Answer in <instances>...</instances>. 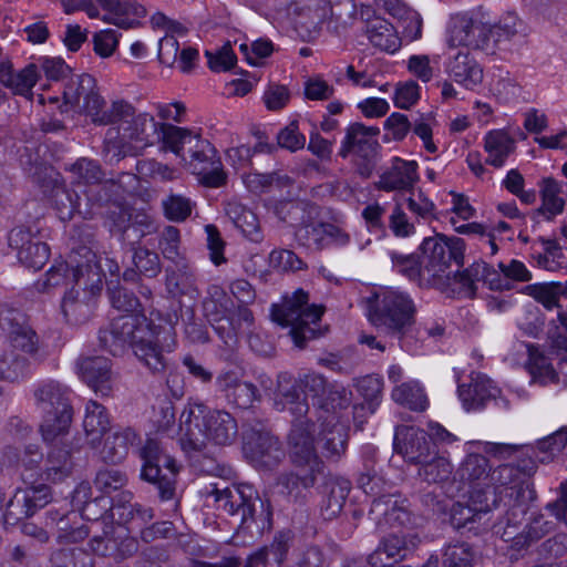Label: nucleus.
<instances>
[{"label":"nucleus","mask_w":567,"mask_h":567,"mask_svg":"<svg viewBox=\"0 0 567 567\" xmlns=\"http://www.w3.org/2000/svg\"><path fill=\"white\" fill-rule=\"evenodd\" d=\"M62 112L85 114L94 124L109 126L104 142H143L153 131L157 142H184L202 138L200 128L176 127L155 122L148 112H138L128 100L116 97L109 105L96 80L87 74L72 75L63 90Z\"/></svg>","instance_id":"f257e3e1"},{"label":"nucleus","mask_w":567,"mask_h":567,"mask_svg":"<svg viewBox=\"0 0 567 567\" xmlns=\"http://www.w3.org/2000/svg\"><path fill=\"white\" fill-rule=\"evenodd\" d=\"M316 425L307 416L293 417L288 435L289 456L295 471L282 473L277 484L282 492L297 503L306 501V493L326 476L324 462L315 446Z\"/></svg>","instance_id":"f03ea898"},{"label":"nucleus","mask_w":567,"mask_h":567,"mask_svg":"<svg viewBox=\"0 0 567 567\" xmlns=\"http://www.w3.org/2000/svg\"><path fill=\"white\" fill-rule=\"evenodd\" d=\"M41 145L24 146L20 153V164L44 193L50 194L51 203L62 221L71 220L75 213L83 218L95 214L96 205H86L83 195L66 188L63 176L41 156Z\"/></svg>","instance_id":"7ed1b4c3"},{"label":"nucleus","mask_w":567,"mask_h":567,"mask_svg":"<svg viewBox=\"0 0 567 567\" xmlns=\"http://www.w3.org/2000/svg\"><path fill=\"white\" fill-rule=\"evenodd\" d=\"M206 494L214 497L216 509L238 517L239 527L248 529L252 537H260L272 528L270 501L261 498L252 485L241 483L219 487L218 483H212L206 487Z\"/></svg>","instance_id":"20e7f679"},{"label":"nucleus","mask_w":567,"mask_h":567,"mask_svg":"<svg viewBox=\"0 0 567 567\" xmlns=\"http://www.w3.org/2000/svg\"><path fill=\"white\" fill-rule=\"evenodd\" d=\"M181 445L185 451H202L207 442L216 445L231 444L238 433L235 417L225 410L204 411L198 406V413L194 410L184 411L181 415Z\"/></svg>","instance_id":"39448f33"},{"label":"nucleus","mask_w":567,"mask_h":567,"mask_svg":"<svg viewBox=\"0 0 567 567\" xmlns=\"http://www.w3.org/2000/svg\"><path fill=\"white\" fill-rule=\"evenodd\" d=\"M70 282L78 287L84 286L92 295L101 293V265L96 262V254L91 249L83 247L73 252L68 261L54 264L34 286L39 292H50L51 289Z\"/></svg>","instance_id":"423d86ee"},{"label":"nucleus","mask_w":567,"mask_h":567,"mask_svg":"<svg viewBox=\"0 0 567 567\" xmlns=\"http://www.w3.org/2000/svg\"><path fill=\"white\" fill-rule=\"evenodd\" d=\"M308 292L298 289L286 296L280 305H272L271 318L282 327H289V334L296 347L303 349L309 340L321 336L317 326L324 308L310 305Z\"/></svg>","instance_id":"0eeeda50"},{"label":"nucleus","mask_w":567,"mask_h":567,"mask_svg":"<svg viewBox=\"0 0 567 567\" xmlns=\"http://www.w3.org/2000/svg\"><path fill=\"white\" fill-rule=\"evenodd\" d=\"M416 306L411 296L396 289L375 295L369 320L385 334L402 340L415 323Z\"/></svg>","instance_id":"6e6552de"},{"label":"nucleus","mask_w":567,"mask_h":567,"mask_svg":"<svg viewBox=\"0 0 567 567\" xmlns=\"http://www.w3.org/2000/svg\"><path fill=\"white\" fill-rule=\"evenodd\" d=\"M38 409L43 413V440L53 442L64 435L72 421L71 390L56 380H43L33 390Z\"/></svg>","instance_id":"1a4fd4ad"},{"label":"nucleus","mask_w":567,"mask_h":567,"mask_svg":"<svg viewBox=\"0 0 567 567\" xmlns=\"http://www.w3.org/2000/svg\"><path fill=\"white\" fill-rule=\"evenodd\" d=\"M143 461L141 477L156 485L162 501H169L175 495L178 466L176 461L159 442L148 439L140 451Z\"/></svg>","instance_id":"9d476101"},{"label":"nucleus","mask_w":567,"mask_h":567,"mask_svg":"<svg viewBox=\"0 0 567 567\" xmlns=\"http://www.w3.org/2000/svg\"><path fill=\"white\" fill-rule=\"evenodd\" d=\"M298 30L308 37L317 34L329 16L341 19L343 14L352 17L355 12L353 0H291L286 7Z\"/></svg>","instance_id":"9b49d317"},{"label":"nucleus","mask_w":567,"mask_h":567,"mask_svg":"<svg viewBox=\"0 0 567 567\" xmlns=\"http://www.w3.org/2000/svg\"><path fill=\"white\" fill-rule=\"evenodd\" d=\"M155 324L144 313L122 315L112 319L107 328L100 330V344L113 355H118L127 347L134 349L146 336H152Z\"/></svg>","instance_id":"f8f14e48"},{"label":"nucleus","mask_w":567,"mask_h":567,"mask_svg":"<svg viewBox=\"0 0 567 567\" xmlns=\"http://www.w3.org/2000/svg\"><path fill=\"white\" fill-rule=\"evenodd\" d=\"M424 270L427 280L442 277L452 262L463 266L465 241L460 237L437 234L425 238L421 244Z\"/></svg>","instance_id":"ddd939ff"},{"label":"nucleus","mask_w":567,"mask_h":567,"mask_svg":"<svg viewBox=\"0 0 567 567\" xmlns=\"http://www.w3.org/2000/svg\"><path fill=\"white\" fill-rule=\"evenodd\" d=\"M184 144H163V152H172L186 162L188 169L207 187H220L226 182L218 152L213 144H196L189 150V159L182 155Z\"/></svg>","instance_id":"4468645a"},{"label":"nucleus","mask_w":567,"mask_h":567,"mask_svg":"<svg viewBox=\"0 0 567 567\" xmlns=\"http://www.w3.org/2000/svg\"><path fill=\"white\" fill-rule=\"evenodd\" d=\"M202 307L205 318L225 344L237 339L239 327L234 322V302L221 286L212 284L207 287Z\"/></svg>","instance_id":"2eb2a0df"},{"label":"nucleus","mask_w":567,"mask_h":567,"mask_svg":"<svg viewBox=\"0 0 567 567\" xmlns=\"http://www.w3.org/2000/svg\"><path fill=\"white\" fill-rule=\"evenodd\" d=\"M176 347L177 340L173 328L161 331L155 326L152 336H146L138 342L133 352L152 374H165L172 365L167 355L174 352Z\"/></svg>","instance_id":"dca6fc26"},{"label":"nucleus","mask_w":567,"mask_h":567,"mask_svg":"<svg viewBox=\"0 0 567 567\" xmlns=\"http://www.w3.org/2000/svg\"><path fill=\"white\" fill-rule=\"evenodd\" d=\"M64 171L71 174V184L83 195L86 205L100 208L109 199L105 173L96 161L81 157L65 165Z\"/></svg>","instance_id":"f3484780"},{"label":"nucleus","mask_w":567,"mask_h":567,"mask_svg":"<svg viewBox=\"0 0 567 567\" xmlns=\"http://www.w3.org/2000/svg\"><path fill=\"white\" fill-rule=\"evenodd\" d=\"M450 496L467 495L470 504L455 503L451 508V523L454 528H467L475 535L488 528L487 522H481L487 513L497 506V502H492L483 496L482 491L456 493L453 486L447 489Z\"/></svg>","instance_id":"a211bd4d"},{"label":"nucleus","mask_w":567,"mask_h":567,"mask_svg":"<svg viewBox=\"0 0 567 567\" xmlns=\"http://www.w3.org/2000/svg\"><path fill=\"white\" fill-rule=\"evenodd\" d=\"M244 452L256 466L267 470L276 467L284 457L280 442L261 424L244 432Z\"/></svg>","instance_id":"6ab92c4d"},{"label":"nucleus","mask_w":567,"mask_h":567,"mask_svg":"<svg viewBox=\"0 0 567 567\" xmlns=\"http://www.w3.org/2000/svg\"><path fill=\"white\" fill-rule=\"evenodd\" d=\"M491 473L488 458L480 452L467 453L458 468L455 477L460 480L458 484L453 487L456 493L482 491L484 497L492 502H497L493 489H486Z\"/></svg>","instance_id":"aec40b11"},{"label":"nucleus","mask_w":567,"mask_h":567,"mask_svg":"<svg viewBox=\"0 0 567 567\" xmlns=\"http://www.w3.org/2000/svg\"><path fill=\"white\" fill-rule=\"evenodd\" d=\"M447 43L450 47L491 50L489 23L467 16H456L451 21Z\"/></svg>","instance_id":"412c9836"},{"label":"nucleus","mask_w":567,"mask_h":567,"mask_svg":"<svg viewBox=\"0 0 567 567\" xmlns=\"http://www.w3.org/2000/svg\"><path fill=\"white\" fill-rule=\"evenodd\" d=\"M9 246L17 250L18 259L25 267L39 270L50 258V248L30 229L19 226L9 233Z\"/></svg>","instance_id":"4be33fe9"},{"label":"nucleus","mask_w":567,"mask_h":567,"mask_svg":"<svg viewBox=\"0 0 567 567\" xmlns=\"http://www.w3.org/2000/svg\"><path fill=\"white\" fill-rule=\"evenodd\" d=\"M296 236L302 246L313 250L331 246L344 247L350 243V235L342 227L328 221L305 224Z\"/></svg>","instance_id":"5701e85b"},{"label":"nucleus","mask_w":567,"mask_h":567,"mask_svg":"<svg viewBox=\"0 0 567 567\" xmlns=\"http://www.w3.org/2000/svg\"><path fill=\"white\" fill-rule=\"evenodd\" d=\"M51 501V488L48 485L40 484L18 489L7 505V522L9 524H18L34 515Z\"/></svg>","instance_id":"b1692460"},{"label":"nucleus","mask_w":567,"mask_h":567,"mask_svg":"<svg viewBox=\"0 0 567 567\" xmlns=\"http://www.w3.org/2000/svg\"><path fill=\"white\" fill-rule=\"evenodd\" d=\"M274 406L277 411H288L292 417H305L309 412L306 393L300 386L299 379L288 372L277 377V385L272 394Z\"/></svg>","instance_id":"393cba45"},{"label":"nucleus","mask_w":567,"mask_h":567,"mask_svg":"<svg viewBox=\"0 0 567 567\" xmlns=\"http://www.w3.org/2000/svg\"><path fill=\"white\" fill-rule=\"evenodd\" d=\"M420 543L412 534H390L381 539L369 555L372 567H394V564L411 555Z\"/></svg>","instance_id":"a878e982"},{"label":"nucleus","mask_w":567,"mask_h":567,"mask_svg":"<svg viewBox=\"0 0 567 567\" xmlns=\"http://www.w3.org/2000/svg\"><path fill=\"white\" fill-rule=\"evenodd\" d=\"M432 445L429 434L424 430L409 425H401L395 430L394 451L401 454L406 462L423 463L429 457Z\"/></svg>","instance_id":"bb28decb"},{"label":"nucleus","mask_w":567,"mask_h":567,"mask_svg":"<svg viewBox=\"0 0 567 567\" xmlns=\"http://www.w3.org/2000/svg\"><path fill=\"white\" fill-rule=\"evenodd\" d=\"M165 288L173 298L199 296L198 275L189 259H182L165 268Z\"/></svg>","instance_id":"cd10ccee"},{"label":"nucleus","mask_w":567,"mask_h":567,"mask_svg":"<svg viewBox=\"0 0 567 567\" xmlns=\"http://www.w3.org/2000/svg\"><path fill=\"white\" fill-rule=\"evenodd\" d=\"M445 73L456 84L474 90L484 78L483 68L468 51H457L445 62Z\"/></svg>","instance_id":"c85d7f7f"},{"label":"nucleus","mask_w":567,"mask_h":567,"mask_svg":"<svg viewBox=\"0 0 567 567\" xmlns=\"http://www.w3.org/2000/svg\"><path fill=\"white\" fill-rule=\"evenodd\" d=\"M457 392L466 411H478L495 400L499 390L485 374L472 372L470 382L460 384Z\"/></svg>","instance_id":"c756f323"},{"label":"nucleus","mask_w":567,"mask_h":567,"mask_svg":"<svg viewBox=\"0 0 567 567\" xmlns=\"http://www.w3.org/2000/svg\"><path fill=\"white\" fill-rule=\"evenodd\" d=\"M81 379L96 393L111 392V361L105 357L81 358L78 362Z\"/></svg>","instance_id":"7c9ffc66"},{"label":"nucleus","mask_w":567,"mask_h":567,"mask_svg":"<svg viewBox=\"0 0 567 567\" xmlns=\"http://www.w3.org/2000/svg\"><path fill=\"white\" fill-rule=\"evenodd\" d=\"M91 486L89 483L79 484L72 495L73 505L81 512L82 518L91 522H102L103 530L109 524H113L112 515H109L110 501L102 496L89 499Z\"/></svg>","instance_id":"2f4dec72"},{"label":"nucleus","mask_w":567,"mask_h":567,"mask_svg":"<svg viewBox=\"0 0 567 567\" xmlns=\"http://www.w3.org/2000/svg\"><path fill=\"white\" fill-rule=\"evenodd\" d=\"M107 11L102 18L106 23L131 29L146 14V9L134 0H96Z\"/></svg>","instance_id":"473e14b6"},{"label":"nucleus","mask_w":567,"mask_h":567,"mask_svg":"<svg viewBox=\"0 0 567 567\" xmlns=\"http://www.w3.org/2000/svg\"><path fill=\"white\" fill-rule=\"evenodd\" d=\"M322 481L326 487V495L320 504V514L324 520L336 518L342 511L346 499L351 489L350 481L340 477H332L326 472Z\"/></svg>","instance_id":"72a5a7b5"},{"label":"nucleus","mask_w":567,"mask_h":567,"mask_svg":"<svg viewBox=\"0 0 567 567\" xmlns=\"http://www.w3.org/2000/svg\"><path fill=\"white\" fill-rule=\"evenodd\" d=\"M370 515L373 519L384 518L388 523L398 526L411 524V512L405 498L400 495H382L372 499Z\"/></svg>","instance_id":"f704fd0d"},{"label":"nucleus","mask_w":567,"mask_h":567,"mask_svg":"<svg viewBox=\"0 0 567 567\" xmlns=\"http://www.w3.org/2000/svg\"><path fill=\"white\" fill-rule=\"evenodd\" d=\"M417 164L415 161L394 158L391 168L384 172L378 183L379 189L385 192L410 189L417 181Z\"/></svg>","instance_id":"c9c22d12"},{"label":"nucleus","mask_w":567,"mask_h":567,"mask_svg":"<svg viewBox=\"0 0 567 567\" xmlns=\"http://www.w3.org/2000/svg\"><path fill=\"white\" fill-rule=\"evenodd\" d=\"M97 295H92L84 286L75 289L74 287L65 292L61 309L64 318L70 323H81L89 319L94 307V298Z\"/></svg>","instance_id":"e433bc0d"},{"label":"nucleus","mask_w":567,"mask_h":567,"mask_svg":"<svg viewBox=\"0 0 567 567\" xmlns=\"http://www.w3.org/2000/svg\"><path fill=\"white\" fill-rule=\"evenodd\" d=\"M39 66L30 63L16 72L9 61L0 63V84L10 89L14 94L27 96L39 80Z\"/></svg>","instance_id":"4c0bfd02"},{"label":"nucleus","mask_w":567,"mask_h":567,"mask_svg":"<svg viewBox=\"0 0 567 567\" xmlns=\"http://www.w3.org/2000/svg\"><path fill=\"white\" fill-rule=\"evenodd\" d=\"M115 529L114 524H109L103 530V535H95L90 542L92 550L97 555L107 556L116 549L122 558L135 555L138 551L137 539L126 536L117 543V538L114 536Z\"/></svg>","instance_id":"58836bf2"},{"label":"nucleus","mask_w":567,"mask_h":567,"mask_svg":"<svg viewBox=\"0 0 567 567\" xmlns=\"http://www.w3.org/2000/svg\"><path fill=\"white\" fill-rule=\"evenodd\" d=\"M379 144H343L339 154L350 158L357 173L367 178L374 171L379 158Z\"/></svg>","instance_id":"ea45409f"},{"label":"nucleus","mask_w":567,"mask_h":567,"mask_svg":"<svg viewBox=\"0 0 567 567\" xmlns=\"http://www.w3.org/2000/svg\"><path fill=\"white\" fill-rule=\"evenodd\" d=\"M73 471V462L70 450L64 446L54 444L48 452L42 478L52 483L63 482L71 476Z\"/></svg>","instance_id":"a19ab883"},{"label":"nucleus","mask_w":567,"mask_h":567,"mask_svg":"<svg viewBox=\"0 0 567 567\" xmlns=\"http://www.w3.org/2000/svg\"><path fill=\"white\" fill-rule=\"evenodd\" d=\"M365 33L370 42L386 52H395L401 47L398 30L385 19L375 17L367 22Z\"/></svg>","instance_id":"79ce46f5"},{"label":"nucleus","mask_w":567,"mask_h":567,"mask_svg":"<svg viewBox=\"0 0 567 567\" xmlns=\"http://www.w3.org/2000/svg\"><path fill=\"white\" fill-rule=\"evenodd\" d=\"M554 522L548 519L544 514H539L532 519L522 533L512 537L511 533L505 530L503 537L505 540L512 539L513 547L517 550H522L538 542L554 530Z\"/></svg>","instance_id":"37998d69"},{"label":"nucleus","mask_w":567,"mask_h":567,"mask_svg":"<svg viewBox=\"0 0 567 567\" xmlns=\"http://www.w3.org/2000/svg\"><path fill=\"white\" fill-rule=\"evenodd\" d=\"M110 416L106 409L99 402L90 400L85 406L83 429L89 443L94 445L110 429Z\"/></svg>","instance_id":"c03bdc74"},{"label":"nucleus","mask_w":567,"mask_h":567,"mask_svg":"<svg viewBox=\"0 0 567 567\" xmlns=\"http://www.w3.org/2000/svg\"><path fill=\"white\" fill-rule=\"evenodd\" d=\"M136 433L132 429H125L109 435L101 450V457L106 463H120L128 454L130 447L136 441Z\"/></svg>","instance_id":"a18cd8bd"},{"label":"nucleus","mask_w":567,"mask_h":567,"mask_svg":"<svg viewBox=\"0 0 567 567\" xmlns=\"http://www.w3.org/2000/svg\"><path fill=\"white\" fill-rule=\"evenodd\" d=\"M567 183L557 182L554 178H546L542 185V206L538 212L545 216L546 219L550 220L556 215L563 213L565 207V188Z\"/></svg>","instance_id":"49530a36"},{"label":"nucleus","mask_w":567,"mask_h":567,"mask_svg":"<svg viewBox=\"0 0 567 567\" xmlns=\"http://www.w3.org/2000/svg\"><path fill=\"white\" fill-rule=\"evenodd\" d=\"M391 398L395 403L415 412H423L429 406L424 389L417 381H408L395 385Z\"/></svg>","instance_id":"de8ad7c7"},{"label":"nucleus","mask_w":567,"mask_h":567,"mask_svg":"<svg viewBox=\"0 0 567 567\" xmlns=\"http://www.w3.org/2000/svg\"><path fill=\"white\" fill-rule=\"evenodd\" d=\"M31 373L30 361L14 349L0 350V380L17 382Z\"/></svg>","instance_id":"09e8293b"},{"label":"nucleus","mask_w":567,"mask_h":567,"mask_svg":"<svg viewBox=\"0 0 567 567\" xmlns=\"http://www.w3.org/2000/svg\"><path fill=\"white\" fill-rule=\"evenodd\" d=\"M567 445V427H560L556 432L538 440L536 445L525 449L526 453L533 452L539 463L547 464L555 460Z\"/></svg>","instance_id":"8fccbe9b"},{"label":"nucleus","mask_w":567,"mask_h":567,"mask_svg":"<svg viewBox=\"0 0 567 567\" xmlns=\"http://www.w3.org/2000/svg\"><path fill=\"white\" fill-rule=\"evenodd\" d=\"M527 368L534 380L542 384L558 382V374L549 362L548 358L534 344L527 347Z\"/></svg>","instance_id":"3c124183"},{"label":"nucleus","mask_w":567,"mask_h":567,"mask_svg":"<svg viewBox=\"0 0 567 567\" xmlns=\"http://www.w3.org/2000/svg\"><path fill=\"white\" fill-rule=\"evenodd\" d=\"M157 247L167 261L174 264L182 259H188L182 249L181 231L177 227L165 226L158 234Z\"/></svg>","instance_id":"603ef678"},{"label":"nucleus","mask_w":567,"mask_h":567,"mask_svg":"<svg viewBox=\"0 0 567 567\" xmlns=\"http://www.w3.org/2000/svg\"><path fill=\"white\" fill-rule=\"evenodd\" d=\"M524 481L519 475V470L515 467L513 464H502L496 468L492 470L489 473L488 484L486 489H493L495 493V497L497 502L499 501V495H502L503 489L515 488Z\"/></svg>","instance_id":"864d4df0"},{"label":"nucleus","mask_w":567,"mask_h":567,"mask_svg":"<svg viewBox=\"0 0 567 567\" xmlns=\"http://www.w3.org/2000/svg\"><path fill=\"white\" fill-rule=\"evenodd\" d=\"M474 559V548L467 542L452 540L443 548V567H473Z\"/></svg>","instance_id":"5fc2aeb1"},{"label":"nucleus","mask_w":567,"mask_h":567,"mask_svg":"<svg viewBox=\"0 0 567 567\" xmlns=\"http://www.w3.org/2000/svg\"><path fill=\"white\" fill-rule=\"evenodd\" d=\"M107 295L112 307L124 315L143 313L138 298L132 291L121 287L118 280L107 282Z\"/></svg>","instance_id":"6e6d98bb"},{"label":"nucleus","mask_w":567,"mask_h":567,"mask_svg":"<svg viewBox=\"0 0 567 567\" xmlns=\"http://www.w3.org/2000/svg\"><path fill=\"white\" fill-rule=\"evenodd\" d=\"M276 146L286 147L293 153L303 148L305 144H255L254 147H250V144H236L227 148L226 154L234 163L237 162L243 166L250 163L255 153H271Z\"/></svg>","instance_id":"4d7b16f0"},{"label":"nucleus","mask_w":567,"mask_h":567,"mask_svg":"<svg viewBox=\"0 0 567 567\" xmlns=\"http://www.w3.org/2000/svg\"><path fill=\"white\" fill-rule=\"evenodd\" d=\"M353 386L368 404V411L373 414L382 399L383 380L375 374L354 379Z\"/></svg>","instance_id":"13d9d810"},{"label":"nucleus","mask_w":567,"mask_h":567,"mask_svg":"<svg viewBox=\"0 0 567 567\" xmlns=\"http://www.w3.org/2000/svg\"><path fill=\"white\" fill-rule=\"evenodd\" d=\"M30 324L28 316L14 303L0 302V330L8 337Z\"/></svg>","instance_id":"bf43d9fd"},{"label":"nucleus","mask_w":567,"mask_h":567,"mask_svg":"<svg viewBox=\"0 0 567 567\" xmlns=\"http://www.w3.org/2000/svg\"><path fill=\"white\" fill-rule=\"evenodd\" d=\"M544 252L536 257L539 267L548 271H558L567 266V256L554 239L540 238Z\"/></svg>","instance_id":"052dcab7"},{"label":"nucleus","mask_w":567,"mask_h":567,"mask_svg":"<svg viewBox=\"0 0 567 567\" xmlns=\"http://www.w3.org/2000/svg\"><path fill=\"white\" fill-rule=\"evenodd\" d=\"M420 465L419 476L427 483L441 484L449 480L453 472V465L443 456L430 461L426 458Z\"/></svg>","instance_id":"680f3d73"},{"label":"nucleus","mask_w":567,"mask_h":567,"mask_svg":"<svg viewBox=\"0 0 567 567\" xmlns=\"http://www.w3.org/2000/svg\"><path fill=\"white\" fill-rule=\"evenodd\" d=\"M523 22L514 13L503 16L495 24H489V37L492 49L503 41H509L516 34L522 32Z\"/></svg>","instance_id":"e2e57ef3"},{"label":"nucleus","mask_w":567,"mask_h":567,"mask_svg":"<svg viewBox=\"0 0 567 567\" xmlns=\"http://www.w3.org/2000/svg\"><path fill=\"white\" fill-rule=\"evenodd\" d=\"M132 260L138 272L147 278H155L162 271L159 255L146 247L133 248Z\"/></svg>","instance_id":"0e129e2a"},{"label":"nucleus","mask_w":567,"mask_h":567,"mask_svg":"<svg viewBox=\"0 0 567 567\" xmlns=\"http://www.w3.org/2000/svg\"><path fill=\"white\" fill-rule=\"evenodd\" d=\"M126 484V474L116 468H102L97 471L93 481V486L97 492L103 494L104 497L121 491Z\"/></svg>","instance_id":"69168bd1"},{"label":"nucleus","mask_w":567,"mask_h":567,"mask_svg":"<svg viewBox=\"0 0 567 567\" xmlns=\"http://www.w3.org/2000/svg\"><path fill=\"white\" fill-rule=\"evenodd\" d=\"M195 204L187 197L171 194L162 200L164 216L175 223L185 221L193 212Z\"/></svg>","instance_id":"338daca9"},{"label":"nucleus","mask_w":567,"mask_h":567,"mask_svg":"<svg viewBox=\"0 0 567 567\" xmlns=\"http://www.w3.org/2000/svg\"><path fill=\"white\" fill-rule=\"evenodd\" d=\"M358 487L361 488L367 495L373 499L382 495H391L386 492V483L372 467V461L369 460L364 463V471L360 473L357 480Z\"/></svg>","instance_id":"774afa93"}]
</instances>
